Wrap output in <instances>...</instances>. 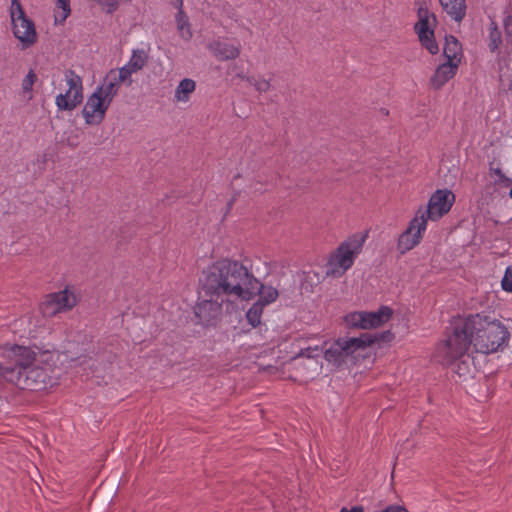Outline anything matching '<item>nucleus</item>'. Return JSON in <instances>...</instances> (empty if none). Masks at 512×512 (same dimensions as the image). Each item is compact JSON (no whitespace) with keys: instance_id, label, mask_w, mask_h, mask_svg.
Masks as SVG:
<instances>
[{"instance_id":"f257e3e1","label":"nucleus","mask_w":512,"mask_h":512,"mask_svg":"<svg viewBox=\"0 0 512 512\" xmlns=\"http://www.w3.org/2000/svg\"><path fill=\"white\" fill-rule=\"evenodd\" d=\"M451 330L435 353L437 361L444 366L452 365L471 346L476 352L490 354L506 347L510 339V332L500 320L483 313L455 317Z\"/></svg>"},{"instance_id":"f03ea898","label":"nucleus","mask_w":512,"mask_h":512,"mask_svg":"<svg viewBox=\"0 0 512 512\" xmlns=\"http://www.w3.org/2000/svg\"><path fill=\"white\" fill-rule=\"evenodd\" d=\"M244 265L229 258H223L203 270L199 285L206 297L195 306V316L204 326H216L222 315V306L231 297L244 298L249 291L242 282L247 278Z\"/></svg>"},{"instance_id":"7ed1b4c3","label":"nucleus","mask_w":512,"mask_h":512,"mask_svg":"<svg viewBox=\"0 0 512 512\" xmlns=\"http://www.w3.org/2000/svg\"><path fill=\"white\" fill-rule=\"evenodd\" d=\"M5 356L16 361L13 380L16 386L25 390L41 391L52 385V379L45 368L32 366L36 358V352L32 348L15 344L5 349Z\"/></svg>"},{"instance_id":"20e7f679","label":"nucleus","mask_w":512,"mask_h":512,"mask_svg":"<svg viewBox=\"0 0 512 512\" xmlns=\"http://www.w3.org/2000/svg\"><path fill=\"white\" fill-rule=\"evenodd\" d=\"M366 238L367 232L365 234H355L341 243L329 257L326 265V275L332 277L344 275L352 267L355 256L361 252Z\"/></svg>"},{"instance_id":"39448f33","label":"nucleus","mask_w":512,"mask_h":512,"mask_svg":"<svg viewBox=\"0 0 512 512\" xmlns=\"http://www.w3.org/2000/svg\"><path fill=\"white\" fill-rule=\"evenodd\" d=\"M375 339L369 333L359 337H343L335 340L324 353V358L336 367L342 366L348 357L354 360L360 355L358 352L370 347Z\"/></svg>"},{"instance_id":"423d86ee","label":"nucleus","mask_w":512,"mask_h":512,"mask_svg":"<svg viewBox=\"0 0 512 512\" xmlns=\"http://www.w3.org/2000/svg\"><path fill=\"white\" fill-rule=\"evenodd\" d=\"M417 22L414 24V32L418 36L419 42L423 48L432 55L439 52V46L435 39V28L438 21L436 15L430 11L427 3L423 1L417 9Z\"/></svg>"},{"instance_id":"0eeeda50","label":"nucleus","mask_w":512,"mask_h":512,"mask_svg":"<svg viewBox=\"0 0 512 512\" xmlns=\"http://www.w3.org/2000/svg\"><path fill=\"white\" fill-rule=\"evenodd\" d=\"M10 14L14 36L24 47L33 45L37 41L35 24L26 16L19 0L11 1Z\"/></svg>"},{"instance_id":"6e6552de","label":"nucleus","mask_w":512,"mask_h":512,"mask_svg":"<svg viewBox=\"0 0 512 512\" xmlns=\"http://www.w3.org/2000/svg\"><path fill=\"white\" fill-rule=\"evenodd\" d=\"M454 200L455 196L451 191L439 189L432 194L425 209L420 207L417 210L416 216L426 222L428 219L436 221L450 211Z\"/></svg>"},{"instance_id":"1a4fd4ad","label":"nucleus","mask_w":512,"mask_h":512,"mask_svg":"<svg viewBox=\"0 0 512 512\" xmlns=\"http://www.w3.org/2000/svg\"><path fill=\"white\" fill-rule=\"evenodd\" d=\"M244 269L246 270L247 279L243 282L244 285L248 288L247 294H245L244 298H240L241 300H250L254 298L255 296H259L258 302L262 303L263 306H266L272 302H274L278 297V291L277 289L273 288L272 286H265L263 283H261L249 270L246 266H244Z\"/></svg>"},{"instance_id":"9d476101","label":"nucleus","mask_w":512,"mask_h":512,"mask_svg":"<svg viewBox=\"0 0 512 512\" xmlns=\"http://www.w3.org/2000/svg\"><path fill=\"white\" fill-rule=\"evenodd\" d=\"M426 226V221L415 215L407 229L398 238L397 249L400 254H405L420 243L422 232L426 230Z\"/></svg>"},{"instance_id":"9b49d317","label":"nucleus","mask_w":512,"mask_h":512,"mask_svg":"<svg viewBox=\"0 0 512 512\" xmlns=\"http://www.w3.org/2000/svg\"><path fill=\"white\" fill-rule=\"evenodd\" d=\"M116 359V354L108 350L105 346L93 347V349L85 355L77 358L80 366H86L91 371L105 369L111 365Z\"/></svg>"},{"instance_id":"f8f14e48","label":"nucleus","mask_w":512,"mask_h":512,"mask_svg":"<svg viewBox=\"0 0 512 512\" xmlns=\"http://www.w3.org/2000/svg\"><path fill=\"white\" fill-rule=\"evenodd\" d=\"M110 103L100 95V90H95L88 98L82 114L89 125H98L104 118Z\"/></svg>"},{"instance_id":"ddd939ff","label":"nucleus","mask_w":512,"mask_h":512,"mask_svg":"<svg viewBox=\"0 0 512 512\" xmlns=\"http://www.w3.org/2000/svg\"><path fill=\"white\" fill-rule=\"evenodd\" d=\"M393 309L388 306H381L376 312H364L362 329H373L382 326L390 320Z\"/></svg>"},{"instance_id":"4468645a","label":"nucleus","mask_w":512,"mask_h":512,"mask_svg":"<svg viewBox=\"0 0 512 512\" xmlns=\"http://www.w3.org/2000/svg\"><path fill=\"white\" fill-rule=\"evenodd\" d=\"M456 70L457 64L452 62L440 64L430 79L432 87L436 90L442 88L446 82L455 76Z\"/></svg>"},{"instance_id":"2eb2a0df","label":"nucleus","mask_w":512,"mask_h":512,"mask_svg":"<svg viewBox=\"0 0 512 512\" xmlns=\"http://www.w3.org/2000/svg\"><path fill=\"white\" fill-rule=\"evenodd\" d=\"M210 50L220 61L235 59L240 54V48L227 42L215 41L210 44Z\"/></svg>"},{"instance_id":"dca6fc26","label":"nucleus","mask_w":512,"mask_h":512,"mask_svg":"<svg viewBox=\"0 0 512 512\" xmlns=\"http://www.w3.org/2000/svg\"><path fill=\"white\" fill-rule=\"evenodd\" d=\"M120 83L115 78V69H111L103 79V83L96 90L111 104L113 98L118 94Z\"/></svg>"},{"instance_id":"f3484780","label":"nucleus","mask_w":512,"mask_h":512,"mask_svg":"<svg viewBox=\"0 0 512 512\" xmlns=\"http://www.w3.org/2000/svg\"><path fill=\"white\" fill-rule=\"evenodd\" d=\"M83 101V93L80 91L67 90L64 94L56 97V105L59 110L72 111Z\"/></svg>"},{"instance_id":"a211bd4d","label":"nucleus","mask_w":512,"mask_h":512,"mask_svg":"<svg viewBox=\"0 0 512 512\" xmlns=\"http://www.w3.org/2000/svg\"><path fill=\"white\" fill-rule=\"evenodd\" d=\"M446 13L456 22H461L466 16L465 0H439Z\"/></svg>"},{"instance_id":"6ab92c4d","label":"nucleus","mask_w":512,"mask_h":512,"mask_svg":"<svg viewBox=\"0 0 512 512\" xmlns=\"http://www.w3.org/2000/svg\"><path fill=\"white\" fill-rule=\"evenodd\" d=\"M52 294L62 312L71 310L78 303L77 296L67 288Z\"/></svg>"},{"instance_id":"aec40b11","label":"nucleus","mask_w":512,"mask_h":512,"mask_svg":"<svg viewBox=\"0 0 512 512\" xmlns=\"http://www.w3.org/2000/svg\"><path fill=\"white\" fill-rule=\"evenodd\" d=\"M196 83L194 80L185 78L180 81L175 90V100L177 101H188L190 95L195 91Z\"/></svg>"},{"instance_id":"412c9836","label":"nucleus","mask_w":512,"mask_h":512,"mask_svg":"<svg viewBox=\"0 0 512 512\" xmlns=\"http://www.w3.org/2000/svg\"><path fill=\"white\" fill-rule=\"evenodd\" d=\"M11 346L12 345H5L3 347L2 356L4 358V361L0 362V376L3 377L4 379H6L7 381L13 383V380L15 378L16 368H17L16 361L10 360L5 356V349L7 347H11Z\"/></svg>"},{"instance_id":"4be33fe9","label":"nucleus","mask_w":512,"mask_h":512,"mask_svg":"<svg viewBox=\"0 0 512 512\" xmlns=\"http://www.w3.org/2000/svg\"><path fill=\"white\" fill-rule=\"evenodd\" d=\"M460 52L461 44L458 39L453 35L446 36L443 54L447 58V62H452Z\"/></svg>"},{"instance_id":"5701e85b","label":"nucleus","mask_w":512,"mask_h":512,"mask_svg":"<svg viewBox=\"0 0 512 512\" xmlns=\"http://www.w3.org/2000/svg\"><path fill=\"white\" fill-rule=\"evenodd\" d=\"M40 311L44 317L51 318L56 314L62 312L53 298V294L50 293L45 297V300L40 304Z\"/></svg>"},{"instance_id":"b1692460","label":"nucleus","mask_w":512,"mask_h":512,"mask_svg":"<svg viewBox=\"0 0 512 512\" xmlns=\"http://www.w3.org/2000/svg\"><path fill=\"white\" fill-rule=\"evenodd\" d=\"M502 44V33L498 28V25L495 21H491L489 26V50L494 53L499 50Z\"/></svg>"},{"instance_id":"393cba45","label":"nucleus","mask_w":512,"mask_h":512,"mask_svg":"<svg viewBox=\"0 0 512 512\" xmlns=\"http://www.w3.org/2000/svg\"><path fill=\"white\" fill-rule=\"evenodd\" d=\"M179 10L176 14V23L178 30L182 33L183 36H187V38L192 37V32L190 30L189 18L186 13L182 9L183 1L179 0Z\"/></svg>"},{"instance_id":"a878e982","label":"nucleus","mask_w":512,"mask_h":512,"mask_svg":"<svg viewBox=\"0 0 512 512\" xmlns=\"http://www.w3.org/2000/svg\"><path fill=\"white\" fill-rule=\"evenodd\" d=\"M148 54L144 50H134L129 60L128 67L132 68L135 72L143 69L148 62Z\"/></svg>"},{"instance_id":"bb28decb","label":"nucleus","mask_w":512,"mask_h":512,"mask_svg":"<svg viewBox=\"0 0 512 512\" xmlns=\"http://www.w3.org/2000/svg\"><path fill=\"white\" fill-rule=\"evenodd\" d=\"M264 307L262 303L256 301L247 311L246 318L248 323L252 327H257L261 324V315L263 313Z\"/></svg>"},{"instance_id":"cd10ccee","label":"nucleus","mask_w":512,"mask_h":512,"mask_svg":"<svg viewBox=\"0 0 512 512\" xmlns=\"http://www.w3.org/2000/svg\"><path fill=\"white\" fill-rule=\"evenodd\" d=\"M65 78L69 86L68 90H71L73 92L80 91L81 93H83L82 79L79 75L75 73L74 70H66Z\"/></svg>"},{"instance_id":"c85d7f7f","label":"nucleus","mask_w":512,"mask_h":512,"mask_svg":"<svg viewBox=\"0 0 512 512\" xmlns=\"http://www.w3.org/2000/svg\"><path fill=\"white\" fill-rule=\"evenodd\" d=\"M364 312H352L344 317V321L349 328L362 329Z\"/></svg>"},{"instance_id":"c756f323","label":"nucleus","mask_w":512,"mask_h":512,"mask_svg":"<svg viewBox=\"0 0 512 512\" xmlns=\"http://www.w3.org/2000/svg\"><path fill=\"white\" fill-rule=\"evenodd\" d=\"M136 73L132 68L128 67V64L120 68L118 71L115 70V78L121 84L125 83L127 86H130L133 82L131 79V75Z\"/></svg>"},{"instance_id":"7c9ffc66","label":"nucleus","mask_w":512,"mask_h":512,"mask_svg":"<svg viewBox=\"0 0 512 512\" xmlns=\"http://www.w3.org/2000/svg\"><path fill=\"white\" fill-rule=\"evenodd\" d=\"M58 7L62 9L61 18L55 15V22L62 24L71 13L70 0H57Z\"/></svg>"},{"instance_id":"2f4dec72","label":"nucleus","mask_w":512,"mask_h":512,"mask_svg":"<svg viewBox=\"0 0 512 512\" xmlns=\"http://www.w3.org/2000/svg\"><path fill=\"white\" fill-rule=\"evenodd\" d=\"M37 80V75L33 70H30L22 82V89L24 92L32 91V87Z\"/></svg>"},{"instance_id":"473e14b6","label":"nucleus","mask_w":512,"mask_h":512,"mask_svg":"<svg viewBox=\"0 0 512 512\" xmlns=\"http://www.w3.org/2000/svg\"><path fill=\"white\" fill-rule=\"evenodd\" d=\"M501 285L504 291L512 292V265L506 268Z\"/></svg>"},{"instance_id":"72a5a7b5","label":"nucleus","mask_w":512,"mask_h":512,"mask_svg":"<svg viewBox=\"0 0 512 512\" xmlns=\"http://www.w3.org/2000/svg\"><path fill=\"white\" fill-rule=\"evenodd\" d=\"M373 339H375L372 345L376 342H389L394 338V334L391 331H384L381 333H376L374 335L370 334Z\"/></svg>"},{"instance_id":"f704fd0d","label":"nucleus","mask_w":512,"mask_h":512,"mask_svg":"<svg viewBox=\"0 0 512 512\" xmlns=\"http://www.w3.org/2000/svg\"><path fill=\"white\" fill-rule=\"evenodd\" d=\"M96 2L103 7H107V13L109 14L115 12L119 6L116 0H96Z\"/></svg>"},{"instance_id":"c9c22d12","label":"nucleus","mask_w":512,"mask_h":512,"mask_svg":"<svg viewBox=\"0 0 512 512\" xmlns=\"http://www.w3.org/2000/svg\"><path fill=\"white\" fill-rule=\"evenodd\" d=\"M319 352H322V350H319L318 347H315V348L309 347L307 349L301 350L299 355L297 357H295L294 360L297 361L301 357L313 358L315 356H318Z\"/></svg>"},{"instance_id":"e433bc0d","label":"nucleus","mask_w":512,"mask_h":512,"mask_svg":"<svg viewBox=\"0 0 512 512\" xmlns=\"http://www.w3.org/2000/svg\"><path fill=\"white\" fill-rule=\"evenodd\" d=\"M503 26L506 37L512 39V15L508 14L504 17Z\"/></svg>"},{"instance_id":"4c0bfd02","label":"nucleus","mask_w":512,"mask_h":512,"mask_svg":"<svg viewBox=\"0 0 512 512\" xmlns=\"http://www.w3.org/2000/svg\"><path fill=\"white\" fill-rule=\"evenodd\" d=\"M270 87H271L270 82L265 79L257 80L254 83V88L258 92H267L270 89Z\"/></svg>"},{"instance_id":"58836bf2","label":"nucleus","mask_w":512,"mask_h":512,"mask_svg":"<svg viewBox=\"0 0 512 512\" xmlns=\"http://www.w3.org/2000/svg\"><path fill=\"white\" fill-rule=\"evenodd\" d=\"M381 512H410L405 506L402 505H389Z\"/></svg>"},{"instance_id":"ea45409f","label":"nucleus","mask_w":512,"mask_h":512,"mask_svg":"<svg viewBox=\"0 0 512 512\" xmlns=\"http://www.w3.org/2000/svg\"><path fill=\"white\" fill-rule=\"evenodd\" d=\"M491 170L493 171L494 174H496L499 177L500 181L507 182V184L512 183V179L506 177L500 168H495V169L491 168Z\"/></svg>"},{"instance_id":"a19ab883","label":"nucleus","mask_w":512,"mask_h":512,"mask_svg":"<svg viewBox=\"0 0 512 512\" xmlns=\"http://www.w3.org/2000/svg\"><path fill=\"white\" fill-rule=\"evenodd\" d=\"M239 194H240V192L235 191L233 196H232V198L227 202L225 215H227L231 211V209L233 208V205L236 202Z\"/></svg>"},{"instance_id":"79ce46f5","label":"nucleus","mask_w":512,"mask_h":512,"mask_svg":"<svg viewBox=\"0 0 512 512\" xmlns=\"http://www.w3.org/2000/svg\"><path fill=\"white\" fill-rule=\"evenodd\" d=\"M340 512H364V509L362 506H355L352 507L350 510H348L347 508H342Z\"/></svg>"},{"instance_id":"37998d69","label":"nucleus","mask_w":512,"mask_h":512,"mask_svg":"<svg viewBox=\"0 0 512 512\" xmlns=\"http://www.w3.org/2000/svg\"><path fill=\"white\" fill-rule=\"evenodd\" d=\"M238 76L242 79H245L250 85L254 86V83L257 81L253 76H244L241 74H238Z\"/></svg>"},{"instance_id":"c03bdc74","label":"nucleus","mask_w":512,"mask_h":512,"mask_svg":"<svg viewBox=\"0 0 512 512\" xmlns=\"http://www.w3.org/2000/svg\"><path fill=\"white\" fill-rule=\"evenodd\" d=\"M38 161L45 165L48 161L47 154H43L41 158L38 159Z\"/></svg>"},{"instance_id":"a18cd8bd","label":"nucleus","mask_w":512,"mask_h":512,"mask_svg":"<svg viewBox=\"0 0 512 512\" xmlns=\"http://www.w3.org/2000/svg\"><path fill=\"white\" fill-rule=\"evenodd\" d=\"M67 144L72 148H75L78 145V143H74V141H71L70 138H68Z\"/></svg>"},{"instance_id":"49530a36","label":"nucleus","mask_w":512,"mask_h":512,"mask_svg":"<svg viewBox=\"0 0 512 512\" xmlns=\"http://www.w3.org/2000/svg\"><path fill=\"white\" fill-rule=\"evenodd\" d=\"M240 177H241V174H239V173H238V174L234 177V179H238V178H240Z\"/></svg>"},{"instance_id":"de8ad7c7","label":"nucleus","mask_w":512,"mask_h":512,"mask_svg":"<svg viewBox=\"0 0 512 512\" xmlns=\"http://www.w3.org/2000/svg\"><path fill=\"white\" fill-rule=\"evenodd\" d=\"M509 196L512 198V188L510 189Z\"/></svg>"}]
</instances>
